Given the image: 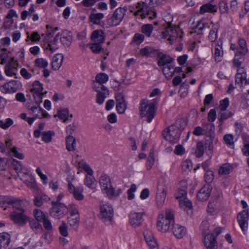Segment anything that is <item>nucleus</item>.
Masks as SVG:
<instances>
[{"instance_id": "bf43d9fd", "label": "nucleus", "mask_w": 249, "mask_h": 249, "mask_svg": "<svg viewBox=\"0 0 249 249\" xmlns=\"http://www.w3.org/2000/svg\"><path fill=\"white\" fill-rule=\"evenodd\" d=\"M109 94V92H106L105 91L98 92L96 95V101L99 105H102L107 97Z\"/></svg>"}, {"instance_id": "774afa93", "label": "nucleus", "mask_w": 249, "mask_h": 249, "mask_svg": "<svg viewBox=\"0 0 249 249\" xmlns=\"http://www.w3.org/2000/svg\"><path fill=\"white\" fill-rule=\"evenodd\" d=\"M126 108V105L124 101L116 103V109L120 114L124 113Z\"/></svg>"}, {"instance_id": "c9c22d12", "label": "nucleus", "mask_w": 249, "mask_h": 249, "mask_svg": "<svg viewBox=\"0 0 249 249\" xmlns=\"http://www.w3.org/2000/svg\"><path fill=\"white\" fill-rule=\"evenodd\" d=\"M0 242L3 248H6L11 242L10 235L7 232L0 233Z\"/></svg>"}, {"instance_id": "a211bd4d", "label": "nucleus", "mask_w": 249, "mask_h": 249, "mask_svg": "<svg viewBox=\"0 0 249 249\" xmlns=\"http://www.w3.org/2000/svg\"><path fill=\"white\" fill-rule=\"evenodd\" d=\"M212 46L213 48V57L215 61L217 62L221 61L223 56L222 41L220 40H218L213 43Z\"/></svg>"}, {"instance_id": "0e129e2a", "label": "nucleus", "mask_w": 249, "mask_h": 249, "mask_svg": "<svg viewBox=\"0 0 249 249\" xmlns=\"http://www.w3.org/2000/svg\"><path fill=\"white\" fill-rule=\"evenodd\" d=\"M210 226L209 219L207 217L202 221L200 226V229L202 232L206 233L209 231Z\"/></svg>"}, {"instance_id": "bb28decb", "label": "nucleus", "mask_w": 249, "mask_h": 249, "mask_svg": "<svg viewBox=\"0 0 249 249\" xmlns=\"http://www.w3.org/2000/svg\"><path fill=\"white\" fill-rule=\"evenodd\" d=\"M143 234L148 245L152 249H157L158 248V245L152 232L148 230H145L143 232Z\"/></svg>"}, {"instance_id": "f3484780", "label": "nucleus", "mask_w": 249, "mask_h": 249, "mask_svg": "<svg viewBox=\"0 0 249 249\" xmlns=\"http://www.w3.org/2000/svg\"><path fill=\"white\" fill-rule=\"evenodd\" d=\"M145 214L144 212H131L129 214L130 224L134 228L140 226L143 221V215Z\"/></svg>"}, {"instance_id": "7c9ffc66", "label": "nucleus", "mask_w": 249, "mask_h": 249, "mask_svg": "<svg viewBox=\"0 0 249 249\" xmlns=\"http://www.w3.org/2000/svg\"><path fill=\"white\" fill-rule=\"evenodd\" d=\"M91 39L94 42L102 43L105 40L104 33L102 30H97L93 32Z\"/></svg>"}, {"instance_id": "20e7f679", "label": "nucleus", "mask_w": 249, "mask_h": 249, "mask_svg": "<svg viewBox=\"0 0 249 249\" xmlns=\"http://www.w3.org/2000/svg\"><path fill=\"white\" fill-rule=\"evenodd\" d=\"M156 105L154 102H149L147 100L141 102L140 111L142 117H146L148 123H150L156 115Z\"/></svg>"}, {"instance_id": "cd10ccee", "label": "nucleus", "mask_w": 249, "mask_h": 249, "mask_svg": "<svg viewBox=\"0 0 249 249\" xmlns=\"http://www.w3.org/2000/svg\"><path fill=\"white\" fill-rule=\"evenodd\" d=\"M247 73L244 68H239L237 70V73L235 75V83L242 86L244 82L246 84Z\"/></svg>"}, {"instance_id": "9b49d317", "label": "nucleus", "mask_w": 249, "mask_h": 249, "mask_svg": "<svg viewBox=\"0 0 249 249\" xmlns=\"http://www.w3.org/2000/svg\"><path fill=\"white\" fill-rule=\"evenodd\" d=\"M22 87L20 81L11 80L0 87V91L4 94L13 93Z\"/></svg>"}, {"instance_id": "473e14b6", "label": "nucleus", "mask_w": 249, "mask_h": 249, "mask_svg": "<svg viewBox=\"0 0 249 249\" xmlns=\"http://www.w3.org/2000/svg\"><path fill=\"white\" fill-rule=\"evenodd\" d=\"M173 59L167 55L161 56L158 60V65L160 67H164L169 65L173 64Z\"/></svg>"}, {"instance_id": "dca6fc26", "label": "nucleus", "mask_w": 249, "mask_h": 249, "mask_svg": "<svg viewBox=\"0 0 249 249\" xmlns=\"http://www.w3.org/2000/svg\"><path fill=\"white\" fill-rule=\"evenodd\" d=\"M249 219V209L242 211L237 216L238 224L242 231L246 233L248 230V220Z\"/></svg>"}, {"instance_id": "2f4dec72", "label": "nucleus", "mask_w": 249, "mask_h": 249, "mask_svg": "<svg viewBox=\"0 0 249 249\" xmlns=\"http://www.w3.org/2000/svg\"><path fill=\"white\" fill-rule=\"evenodd\" d=\"M217 8L215 5L208 3L202 5L200 8L199 12L201 14L205 13H213L217 11Z\"/></svg>"}, {"instance_id": "412c9836", "label": "nucleus", "mask_w": 249, "mask_h": 249, "mask_svg": "<svg viewBox=\"0 0 249 249\" xmlns=\"http://www.w3.org/2000/svg\"><path fill=\"white\" fill-rule=\"evenodd\" d=\"M21 179L31 190L37 191L38 187L35 178L28 173L21 175Z\"/></svg>"}, {"instance_id": "0eeeda50", "label": "nucleus", "mask_w": 249, "mask_h": 249, "mask_svg": "<svg viewBox=\"0 0 249 249\" xmlns=\"http://www.w3.org/2000/svg\"><path fill=\"white\" fill-rule=\"evenodd\" d=\"M76 165L88 173L84 180L85 185L92 190H95L97 187V182L92 176L93 171L89 166L84 161L79 162Z\"/></svg>"}, {"instance_id": "37998d69", "label": "nucleus", "mask_w": 249, "mask_h": 249, "mask_svg": "<svg viewBox=\"0 0 249 249\" xmlns=\"http://www.w3.org/2000/svg\"><path fill=\"white\" fill-rule=\"evenodd\" d=\"M238 44L240 47V50H237V52L240 53L241 55H245L248 53V49L247 48L246 42L243 39H239L238 40Z\"/></svg>"}, {"instance_id": "f257e3e1", "label": "nucleus", "mask_w": 249, "mask_h": 249, "mask_svg": "<svg viewBox=\"0 0 249 249\" xmlns=\"http://www.w3.org/2000/svg\"><path fill=\"white\" fill-rule=\"evenodd\" d=\"M162 15L163 19L168 26L162 32L160 37L167 38L171 44L179 43L182 40L183 32L178 28L171 26L173 20V15L167 11L163 12Z\"/></svg>"}, {"instance_id": "a19ab883", "label": "nucleus", "mask_w": 249, "mask_h": 249, "mask_svg": "<svg viewBox=\"0 0 249 249\" xmlns=\"http://www.w3.org/2000/svg\"><path fill=\"white\" fill-rule=\"evenodd\" d=\"M173 67H174V65L173 64L169 65L163 67L162 71L166 78H170L173 76Z\"/></svg>"}, {"instance_id": "603ef678", "label": "nucleus", "mask_w": 249, "mask_h": 249, "mask_svg": "<svg viewBox=\"0 0 249 249\" xmlns=\"http://www.w3.org/2000/svg\"><path fill=\"white\" fill-rule=\"evenodd\" d=\"M69 116V110L67 108H65L59 110L57 115H55V117L58 116L60 119L65 122L68 119Z\"/></svg>"}, {"instance_id": "680f3d73", "label": "nucleus", "mask_w": 249, "mask_h": 249, "mask_svg": "<svg viewBox=\"0 0 249 249\" xmlns=\"http://www.w3.org/2000/svg\"><path fill=\"white\" fill-rule=\"evenodd\" d=\"M207 212L210 215H213L217 213L218 212L216 203L214 202H211L209 203L207 208Z\"/></svg>"}, {"instance_id": "5fc2aeb1", "label": "nucleus", "mask_w": 249, "mask_h": 249, "mask_svg": "<svg viewBox=\"0 0 249 249\" xmlns=\"http://www.w3.org/2000/svg\"><path fill=\"white\" fill-rule=\"evenodd\" d=\"M155 158H154V152L152 149L150 150L149 157L148 158L147 162L146 164V168L148 170H150L153 165L154 164Z\"/></svg>"}, {"instance_id": "6ab92c4d", "label": "nucleus", "mask_w": 249, "mask_h": 249, "mask_svg": "<svg viewBox=\"0 0 249 249\" xmlns=\"http://www.w3.org/2000/svg\"><path fill=\"white\" fill-rule=\"evenodd\" d=\"M99 182L102 192L105 195L112 186L110 178L106 174H102L101 176Z\"/></svg>"}, {"instance_id": "c03bdc74", "label": "nucleus", "mask_w": 249, "mask_h": 249, "mask_svg": "<svg viewBox=\"0 0 249 249\" xmlns=\"http://www.w3.org/2000/svg\"><path fill=\"white\" fill-rule=\"evenodd\" d=\"M26 34L27 37L25 39V41L26 42H28L30 40H31L32 42H36L39 41L40 39V35L37 32H34L32 33L31 35H30V34L28 32Z\"/></svg>"}, {"instance_id": "a878e982", "label": "nucleus", "mask_w": 249, "mask_h": 249, "mask_svg": "<svg viewBox=\"0 0 249 249\" xmlns=\"http://www.w3.org/2000/svg\"><path fill=\"white\" fill-rule=\"evenodd\" d=\"M204 245L207 249H217V245L216 236L213 234H208L204 238Z\"/></svg>"}, {"instance_id": "4468645a", "label": "nucleus", "mask_w": 249, "mask_h": 249, "mask_svg": "<svg viewBox=\"0 0 249 249\" xmlns=\"http://www.w3.org/2000/svg\"><path fill=\"white\" fill-rule=\"evenodd\" d=\"M53 206V207L50 210V214L52 216L60 219L67 213V207L64 204L59 203Z\"/></svg>"}, {"instance_id": "e433bc0d", "label": "nucleus", "mask_w": 249, "mask_h": 249, "mask_svg": "<svg viewBox=\"0 0 249 249\" xmlns=\"http://www.w3.org/2000/svg\"><path fill=\"white\" fill-rule=\"evenodd\" d=\"M243 56L240 53H236L234 58L233 59V67L236 68L237 70L239 68H242L241 66L244 60Z\"/></svg>"}, {"instance_id": "49530a36", "label": "nucleus", "mask_w": 249, "mask_h": 249, "mask_svg": "<svg viewBox=\"0 0 249 249\" xmlns=\"http://www.w3.org/2000/svg\"><path fill=\"white\" fill-rule=\"evenodd\" d=\"M231 171V166L229 163L222 164L219 168L218 173L219 175H227Z\"/></svg>"}, {"instance_id": "ea45409f", "label": "nucleus", "mask_w": 249, "mask_h": 249, "mask_svg": "<svg viewBox=\"0 0 249 249\" xmlns=\"http://www.w3.org/2000/svg\"><path fill=\"white\" fill-rule=\"evenodd\" d=\"M204 130L208 134L211 138L214 137V125L213 123H210L203 124Z\"/></svg>"}, {"instance_id": "3c124183", "label": "nucleus", "mask_w": 249, "mask_h": 249, "mask_svg": "<svg viewBox=\"0 0 249 249\" xmlns=\"http://www.w3.org/2000/svg\"><path fill=\"white\" fill-rule=\"evenodd\" d=\"M181 166L183 172L187 174L192 169L193 164L190 160L186 159L183 161Z\"/></svg>"}, {"instance_id": "e2e57ef3", "label": "nucleus", "mask_w": 249, "mask_h": 249, "mask_svg": "<svg viewBox=\"0 0 249 249\" xmlns=\"http://www.w3.org/2000/svg\"><path fill=\"white\" fill-rule=\"evenodd\" d=\"M79 215L70 216L68 217V222L72 227H76L79 223Z\"/></svg>"}, {"instance_id": "2eb2a0df", "label": "nucleus", "mask_w": 249, "mask_h": 249, "mask_svg": "<svg viewBox=\"0 0 249 249\" xmlns=\"http://www.w3.org/2000/svg\"><path fill=\"white\" fill-rule=\"evenodd\" d=\"M18 62L14 58H11L4 67V72L8 77L15 76L18 72Z\"/></svg>"}, {"instance_id": "a18cd8bd", "label": "nucleus", "mask_w": 249, "mask_h": 249, "mask_svg": "<svg viewBox=\"0 0 249 249\" xmlns=\"http://www.w3.org/2000/svg\"><path fill=\"white\" fill-rule=\"evenodd\" d=\"M223 140L225 143L229 147L233 148L234 147L233 136L231 134H227L224 135Z\"/></svg>"}, {"instance_id": "72a5a7b5", "label": "nucleus", "mask_w": 249, "mask_h": 249, "mask_svg": "<svg viewBox=\"0 0 249 249\" xmlns=\"http://www.w3.org/2000/svg\"><path fill=\"white\" fill-rule=\"evenodd\" d=\"M66 149L68 151L75 150L76 147V142L75 138L72 136H69L66 138Z\"/></svg>"}, {"instance_id": "79ce46f5", "label": "nucleus", "mask_w": 249, "mask_h": 249, "mask_svg": "<svg viewBox=\"0 0 249 249\" xmlns=\"http://www.w3.org/2000/svg\"><path fill=\"white\" fill-rule=\"evenodd\" d=\"M35 12V5L31 4L28 10L23 11L21 13V18L22 20H25L28 16H31Z\"/></svg>"}, {"instance_id": "13d9d810", "label": "nucleus", "mask_w": 249, "mask_h": 249, "mask_svg": "<svg viewBox=\"0 0 249 249\" xmlns=\"http://www.w3.org/2000/svg\"><path fill=\"white\" fill-rule=\"evenodd\" d=\"M35 66L38 68L45 69L47 67L48 63L46 59L42 58H39L35 60Z\"/></svg>"}, {"instance_id": "b1692460", "label": "nucleus", "mask_w": 249, "mask_h": 249, "mask_svg": "<svg viewBox=\"0 0 249 249\" xmlns=\"http://www.w3.org/2000/svg\"><path fill=\"white\" fill-rule=\"evenodd\" d=\"M166 197V189L162 186H159L156 195V203L159 208H162Z\"/></svg>"}, {"instance_id": "6e6d98bb", "label": "nucleus", "mask_w": 249, "mask_h": 249, "mask_svg": "<svg viewBox=\"0 0 249 249\" xmlns=\"http://www.w3.org/2000/svg\"><path fill=\"white\" fill-rule=\"evenodd\" d=\"M54 132L52 131L43 132H42L41 134L42 140L46 143L50 142H51L52 137L54 135Z\"/></svg>"}, {"instance_id": "f704fd0d", "label": "nucleus", "mask_w": 249, "mask_h": 249, "mask_svg": "<svg viewBox=\"0 0 249 249\" xmlns=\"http://www.w3.org/2000/svg\"><path fill=\"white\" fill-rule=\"evenodd\" d=\"M104 18V14L102 13H91L89 16V20L94 24H99L101 20Z\"/></svg>"}, {"instance_id": "39448f33", "label": "nucleus", "mask_w": 249, "mask_h": 249, "mask_svg": "<svg viewBox=\"0 0 249 249\" xmlns=\"http://www.w3.org/2000/svg\"><path fill=\"white\" fill-rule=\"evenodd\" d=\"M127 10L126 7H119L116 9L112 16L107 20L104 27L108 28L119 25L125 15Z\"/></svg>"}, {"instance_id": "4be33fe9", "label": "nucleus", "mask_w": 249, "mask_h": 249, "mask_svg": "<svg viewBox=\"0 0 249 249\" xmlns=\"http://www.w3.org/2000/svg\"><path fill=\"white\" fill-rule=\"evenodd\" d=\"M68 190L70 193L72 194L76 200L81 201L84 199L83 189L82 187H75L71 182H69Z\"/></svg>"}, {"instance_id": "c85d7f7f", "label": "nucleus", "mask_w": 249, "mask_h": 249, "mask_svg": "<svg viewBox=\"0 0 249 249\" xmlns=\"http://www.w3.org/2000/svg\"><path fill=\"white\" fill-rule=\"evenodd\" d=\"M172 232L175 236L178 239L183 237L186 233L185 228L178 224H173Z\"/></svg>"}, {"instance_id": "de8ad7c7", "label": "nucleus", "mask_w": 249, "mask_h": 249, "mask_svg": "<svg viewBox=\"0 0 249 249\" xmlns=\"http://www.w3.org/2000/svg\"><path fill=\"white\" fill-rule=\"evenodd\" d=\"M180 207L184 210L191 209L192 206V203L187 198H183L179 200Z\"/></svg>"}, {"instance_id": "4c0bfd02", "label": "nucleus", "mask_w": 249, "mask_h": 249, "mask_svg": "<svg viewBox=\"0 0 249 249\" xmlns=\"http://www.w3.org/2000/svg\"><path fill=\"white\" fill-rule=\"evenodd\" d=\"M234 113L231 111H219L218 119L220 122V125H222L224 120L233 115Z\"/></svg>"}, {"instance_id": "5701e85b", "label": "nucleus", "mask_w": 249, "mask_h": 249, "mask_svg": "<svg viewBox=\"0 0 249 249\" xmlns=\"http://www.w3.org/2000/svg\"><path fill=\"white\" fill-rule=\"evenodd\" d=\"M212 189L211 186L209 184L203 186L197 193V199L201 201L207 200L210 196Z\"/></svg>"}, {"instance_id": "aec40b11", "label": "nucleus", "mask_w": 249, "mask_h": 249, "mask_svg": "<svg viewBox=\"0 0 249 249\" xmlns=\"http://www.w3.org/2000/svg\"><path fill=\"white\" fill-rule=\"evenodd\" d=\"M55 40H60L64 46L66 47L69 46L72 41L71 34L67 31H64L55 36Z\"/></svg>"}, {"instance_id": "864d4df0", "label": "nucleus", "mask_w": 249, "mask_h": 249, "mask_svg": "<svg viewBox=\"0 0 249 249\" xmlns=\"http://www.w3.org/2000/svg\"><path fill=\"white\" fill-rule=\"evenodd\" d=\"M14 124L13 120L11 118H7L5 120H0V127L3 129H8Z\"/></svg>"}, {"instance_id": "09e8293b", "label": "nucleus", "mask_w": 249, "mask_h": 249, "mask_svg": "<svg viewBox=\"0 0 249 249\" xmlns=\"http://www.w3.org/2000/svg\"><path fill=\"white\" fill-rule=\"evenodd\" d=\"M93 88L97 92H100L105 91L108 92V89L106 87L96 81L93 82Z\"/></svg>"}, {"instance_id": "f8f14e48", "label": "nucleus", "mask_w": 249, "mask_h": 249, "mask_svg": "<svg viewBox=\"0 0 249 249\" xmlns=\"http://www.w3.org/2000/svg\"><path fill=\"white\" fill-rule=\"evenodd\" d=\"M43 88L42 84L38 81L34 82L32 88L31 89L33 94L34 99L37 104H40L46 91L43 92Z\"/></svg>"}, {"instance_id": "58836bf2", "label": "nucleus", "mask_w": 249, "mask_h": 249, "mask_svg": "<svg viewBox=\"0 0 249 249\" xmlns=\"http://www.w3.org/2000/svg\"><path fill=\"white\" fill-rule=\"evenodd\" d=\"M154 27L151 24H143L141 27V32L148 37L151 36Z\"/></svg>"}, {"instance_id": "69168bd1", "label": "nucleus", "mask_w": 249, "mask_h": 249, "mask_svg": "<svg viewBox=\"0 0 249 249\" xmlns=\"http://www.w3.org/2000/svg\"><path fill=\"white\" fill-rule=\"evenodd\" d=\"M36 172L37 175L40 177L43 184L46 185L48 183V177L46 175L43 174L41 168L40 167H37L36 169Z\"/></svg>"}, {"instance_id": "393cba45", "label": "nucleus", "mask_w": 249, "mask_h": 249, "mask_svg": "<svg viewBox=\"0 0 249 249\" xmlns=\"http://www.w3.org/2000/svg\"><path fill=\"white\" fill-rule=\"evenodd\" d=\"M120 186L115 185L109 189V190L106 194V195L110 199L116 198L120 196L124 190L123 184L121 182L119 183Z\"/></svg>"}, {"instance_id": "1a4fd4ad", "label": "nucleus", "mask_w": 249, "mask_h": 249, "mask_svg": "<svg viewBox=\"0 0 249 249\" xmlns=\"http://www.w3.org/2000/svg\"><path fill=\"white\" fill-rule=\"evenodd\" d=\"M180 132L178 125L176 123L166 128L163 131L162 134L166 141L175 143L178 141Z\"/></svg>"}, {"instance_id": "7ed1b4c3", "label": "nucleus", "mask_w": 249, "mask_h": 249, "mask_svg": "<svg viewBox=\"0 0 249 249\" xmlns=\"http://www.w3.org/2000/svg\"><path fill=\"white\" fill-rule=\"evenodd\" d=\"M174 221L173 212L170 209H166L165 213H161L158 216L157 223L158 230L162 232L168 231Z\"/></svg>"}, {"instance_id": "338daca9", "label": "nucleus", "mask_w": 249, "mask_h": 249, "mask_svg": "<svg viewBox=\"0 0 249 249\" xmlns=\"http://www.w3.org/2000/svg\"><path fill=\"white\" fill-rule=\"evenodd\" d=\"M90 48L95 53H99L102 50L101 43L94 42L90 45Z\"/></svg>"}, {"instance_id": "ddd939ff", "label": "nucleus", "mask_w": 249, "mask_h": 249, "mask_svg": "<svg viewBox=\"0 0 249 249\" xmlns=\"http://www.w3.org/2000/svg\"><path fill=\"white\" fill-rule=\"evenodd\" d=\"M21 202V200L12 196H0V207L4 210H6L9 205H12L14 208L15 207L18 206Z\"/></svg>"}, {"instance_id": "052dcab7", "label": "nucleus", "mask_w": 249, "mask_h": 249, "mask_svg": "<svg viewBox=\"0 0 249 249\" xmlns=\"http://www.w3.org/2000/svg\"><path fill=\"white\" fill-rule=\"evenodd\" d=\"M109 79L108 76L105 73H99L97 74L95 77V81L104 84Z\"/></svg>"}, {"instance_id": "6e6552de", "label": "nucleus", "mask_w": 249, "mask_h": 249, "mask_svg": "<svg viewBox=\"0 0 249 249\" xmlns=\"http://www.w3.org/2000/svg\"><path fill=\"white\" fill-rule=\"evenodd\" d=\"M13 212L10 214L11 220L19 226H23L29 221V217L25 214L24 210L22 208L21 203L15 207Z\"/></svg>"}, {"instance_id": "8fccbe9b", "label": "nucleus", "mask_w": 249, "mask_h": 249, "mask_svg": "<svg viewBox=\"0 0 249 249\" xmlns=\"http://www.w3.org/2000/svg\"><path fill=\"white\" fill-rule=\"evenodd\" d=\"M33 214L38 222L42 221L47 217L44 212L38 209L34 210Z\"/></svg>"}, {"instance_id": "f03ea898", "label": "nucleus", "mask_w": 249, "mask_h": 249, "mask_svg": "<svg viewBox=\"0 0 249 249\" xmlns=\"http://www.w3.org/2000/svg\"><path fill=\"white\" fill-rule=\"evenodd\" d=\"M157 0H145L144 2H138L136 6V11L130 9V12L136 16H140L142 19L146 17L150 19H154L157 16V13L153 10Z\"/></svg>"}, {"instance_id": "9d476101", "label": "nucleus", "mask_w": 249, "mask_h": 249, "mask_svg": "<svg viewBox=\"0 0 249 249\" xmlns=\"http://www.w3.org/2000/svg\"><path fill=\"white\" fill-rule=\"evenodd\" d=\"M36 104V106H30L28 107L29 114L33 116L35 119H49L51 115L40 106V104Z\"/></svg>"}, {"instance_id": "423d86ee", "label": "nucleus", "mask_w": 249, "mask_h": 249, "mask_svg": "<svg viewBox=\"0 0 249 249\" xmlns=\"http://www.w3.org/2000/svg\"><path fill=\"white\" fill-rule=\"evenodd\" d=\"M114 214L112 205L108 202H102L100 205L99 218L106 225L111 224Z\"/></svg>"}, {"instance_id": "c756f323", "label": "nucleus", "mask_w": 249, "mask_h": 249, "mask_svg": "<svg viewBox=\"0 0 249 249\" xmlns=\"http://www.w3.org/2000/svg\"><path fill=\"white\" fill-rule=\"evenodd\" d=\"M64 59L63 55L61 53L56 54L52 59V67L53 70H58L61 67Z\"/></svg>"}, {"instance_id": "4d7b16f0", "label": "nucleus", "mask_w": 249, "mask_h": 249, "mask_svg": "<svg viewBox=\"0 0 249 249\" xmlns=\"http://www.w3.org/2000/svg\"><path fill=\"white\" fill-rule=\"evenodd\" d=\"M204 148L203 143L201 142H198L196 144L195 155L197 158H200L203 155Z\"/></svg>"}]
</instances>
